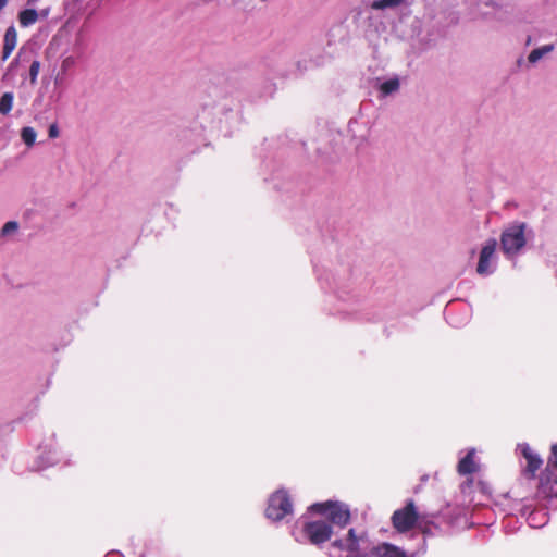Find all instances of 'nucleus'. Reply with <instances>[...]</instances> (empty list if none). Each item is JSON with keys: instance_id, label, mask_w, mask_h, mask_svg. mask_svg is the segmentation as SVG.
Returning <instances> with one entry per match:
<instances>
[{"instance_id": "obj_2", "label": "nucleus", "mask_w": 557, "mask_h": 557, "mask_svg": "<svg viewBox=\"0 0 557 557\" xmlns=\"http://www.w3.org/2000/svg\"><path fill=\"white\" fill-rule=\"evenodd\" d=\"M308 510L311 513L326 516L333 524L342 529L350 522L349 507L341 502L327 500L324 503H314Z\"/></svg>"}, {"instance_id": "obj_3", "label": "nucleus", "mask_w": 557, "mask_h": 557, "mask_svg": "<svg viewBox=\"0 0 557 557\" xmlns=\"http://www.w3.org/2000/svg\"><path fill=\"white\" fill-rule=\"evenodd\" d=\"M293 515V503L285 490H277L268 502L265 516L272 521H281L287 516Z\"/></svg>"}, {"instance_id": "obj_7", "label": "nucleus", "mask_w": 557, "mask_h": 557, "mask_svg": "<svg viewBox=\"0 0 557 557\" xmlns=\"http://www.w3.org/2000/svg\"><path fill=\"white\" fill-rule=\"evenodd\" d=\"M497 247V240L495 238H488L485 244L483 245L479 262L476 265V272L478 274L482 276L491 275L495 271V251Z\"/></svg>"}, {"instance_id": "obj_11", "label": "nucleus", "mask_w": 557, "mask_h": 557, "mask_svg": "<svg viewBox=\"0 0 557 557\" xmlns=\"http://www.w3.org/2000/svg\"><path fill=\"white\" fill-rule=\"evenodd\" d=\"M436 517L435 513H419L416 525L424 535H434L433 529L441 531L440 525L435 522Z\"/></svg>"}, {"instance_id": "obj_33", "label": "nucleus", "mask_w": 557, "mask_h": 557, "mask_svg": "<svg viewBox=\"0 0 557 557\" xmlns=\"http://www.w3.org/2000/svg\"><path fill=\"white\" fill-rule=\"evenodd\" d=\"M530 42H531V37L529 36L527 39V45H529Z\"/></svg>"}, {"instance_id": "obj_31", "label": "nucleus", "mask_w": 557, "mask_h": 557, "mask_svg": "<svg viewBox=\"0 0 557 557\" xmlns=\"http://www.w3.org/2000/svg\"><path fill=\"white\" fill-rule=\"evenodd\" d=\"M39 0H27V5H35Z\"/></svg>"}, {"instance_id": "obj_17", "label": "nucleus", "mask_w": 557, "mask_h": 557, "mask_svg": "<svg viewBox=\"0 0 557 557\" xmlns=\"http://www.w3.org/2000/svg\"><path fill=\"white\" fill-rule=\"evenodd\" d=\"M400 87L399 79L397 77H393L389 79L384 81L380 85V92L383 97L389 96L393 92H396Z\"/></svg>"}, {"instance_id": "obj_27", "label": "nucleus", "mask_w": 557, "mask_h": 557, "mask_svg": "<svg viewBox=\"0 0 557 557\" xmlns=\"http://www.w3.org/2000/svg\"><path fill=\"white\" fill-rule=\"evenodd\" d=\"M20 55H21V53H18V54H17V57H16V58H14V59H13V61L10 63L9 69H8L9 71L13 70V69H14V66H16V64H17V62H18V58H20Z\"/></svg>"}, {"instance_id": "obj_13", "label": "nucleus", "mask_w": 557, "mask_h": 557, "mask_svg": "<svg viewBox=\"0 0 557 557\" xmlns=\"http://www.w3.org/2000/svg\"><path fill=\"white\" fill-rule=\"evenodd\" d=\"M17 42V32L13 25L9 26L4 33L2 61H5L12 51L15 49Z\"/></svg>"}, {"instance_id": "obj_25", "label": "nucleus", "mask_w": 557, "mask_h": 557, "mask_svg": "<svg viewBox=\"0 0 557 557\" xmlns=\"http://www.w3.org/2000/svg\"><path fill=\"white\" fill-rule=\"evenodd\" d=\"M59 135H60V131H59L58 124L57 123H52L49 126V129H48L49 138L54 139V138L59 137Z\"/></svg>"}, {"instance_id": "obj_15", "label": "nucleus", "mask_w": 557, "mask_h": 557, "mask_svg": "<svg viewBox=\"0 0 557 557\" xmlns=\"http://www.w3.org/2000/svg\"><path fill=\"white\" fill-rule=\"evenodd\" d=\"M555 49L554 44L544 45L533 49L528 55V63L531 65L536 64L543 57L553 52Z\"/></svg>"}, {"instance_id": "obj_28", "label": "nucleus", "mask_w": 557, "mask_h": 557, "mask_svg": "<svg viewBox=\"0 0 557 557\" xmlns=\"http://www.w3.org/2000/svg\"><path fill=\"white\" fill-rule=\"evenodd\" d=\"M486 4L493 8H502V5L496 2V0H490Z\"/></svg>"}, {"instance_id": "obj_4", "label": "nucleus", "mask_w": 557, "mask_h": 557, "mask_svg": "<svg viewBox=\"0 0 557 557\" xmlns=\"http://www.w3.org/2000/svg\"><path fill=\"white\" fill-rule=\"evenodd\" d=\"M418 519L419 512L417 511L414 502L409 499L405 507L394 511L392 524L398 532L405 533L416 525Z\"/></svg>"}, {"instance_id": "obj_12", "label": "nucleus", "mask_w": 557, "mask_h": 557, "mask_svg": "<svg viewBox=\"0 0 557 557\" xmlns=\"http://www.w3.org/2000/svg\"><path fill=\"white\" fill-rule=\"evenodd\" d=\"M372 555L375 557H407L405 550L389 543H382L373 547Z\"/></svg>"}, {"instance_id": "obj_19", "label": "nucleus", "mask_w": 557, "mask_h": 557, "mask_svg": "<svg viewBox=\"0 0 557 557\" xmlns=\"http://www.w3.org/2000/svg\"><path fill=\"white\" fill-rule=\"evenodd\" d=\"M405 0H374L371 4L373 10L396 9L401 5Z\"/></svg>"}, {"instance_id": "obj_30", "label": "nucleus", "mask_w": 557, "mask_h": 557, "mask_svg": "<svg viewBox=\"0 0 557 557\" xmlns=\"http://www.w3.org/2000/svg\"><path fill=\"white\" fill-rule=\"evenodd\" d=\"M273 92H274V85L271 84V85H269V92L268 94H269V96H272Z\"/></svg>"}, {"instance_id": "obj_26", "label": "nucleus", "mask_w": 557, "mask_h": 557, "mask_svg": "<svg viewBox=\"0 0 557 557\" xmlns=\"http://www.w3.org/2000/svg\"><path fill=\"white\" fill-rule=\"evenodd\" d=\"M517 66L518 67H525L527 70L530 69L531 64L528 63V61L525 62L524 59L522 57H520L518 60H517Z\"/></svg>"}, {"instance_id": "obj_23", "label": "nucleus", "mask_w": 557, "mask_h": 557, "mask_svg": "<svg viewBox=\"0 0 557 557\" xmlns=\"http://www.w3.org/2000/svg\"><path fill=\"white\" fill-rule=\"evenodd\" d=\"M554 468L557 470V443L552 446V456L548 458L547 467L545 470Z\"/></svg>"}, {"instance_id": "obj_18", "label": "nucleus", "mask_w": 557, "mask_h": 557, "mask_svg": "<svg viewBox=\"0 0 557 557\" xmlns=\"http://www.w3.org/2000/svg\"><path fill=\"white\" fill-rule=\"evenodd\" d=\"M14 95L12 91H7L0 97V114L8 115L13 107Z\"/></svg>"}, {"instance_id": "obj_21", "label": "nucleus", "mask_w": 557, "mask_h": 557, "mask_svg": "<svg viewBox=\"0 0 557 557\" xmlns=\"http://www.w3.org/2000/svg\"><path fill=\"white\" fill-rule=\"evenodd\" d=\"M40 70V62L38 60H34L29 66V81L32 85L37 83V77Z\"/></svg>"}, {"instance_id": "obj_29", "label": "nucleus", "mask_w": 557, "mask_h": 557, "mask_svg": "<svg viewBox=\"0 0 557 557\" xmlns=\"http://www.w3.org/2000/svg\"><path fill=\"white\" fill-rule=\"evenodd\" d=\"M276 74L280 76H287L289 73L281 70H275Z\"/></svg>"}, {"instance_id": "obj_1", "label": "nucleus", "mask_w": 557, "mask_h": 557, "mask_svg": "<svg viewBox=\"0 0 557 557\" xmlns=\"http://www.w3.org/2000/svg\"><path fill=\"white\" fill-rule=\"evenodd\" d=\"M533 236V230L525 222L513 221L500 234V250L508 259H512L522 252L528 239Z\"/></svg>"}, {"instance_id": "obj_14", "label": "nucleus", "mask_w": 557, "mask_h": 557, "mask_svg": "<svg viewBox=\"0 0 557 557\" xmlns=\"http://www.w3.org/2000/svg\"><path fill=\"white\" fill-rule=\"evenodd\" d=\"M475 454V449H470L467 455L458 462V473L461 475L472 474L476 471V466L474 463L473 457Z\"/></svg>"}, {"instance_id": "obj_32", "label": "nucleus", "mask_w": 557, "mask_h": 557, "mask_svg": "<svg viewBox=\"0 0 557 557\" xmlns=\"http://www.w3.org/2000/svg\"><path fill=\"white\" fill-rule=\"evenodd\" d=\"M48 13H49V11H48V10L42 11V16H47V15H48Z\"/></svg>"}, {"instance_id": "obj_9", "label": "nucleus", "mask_w": 557, "mask_h": 557, "mask_svg": "<svg viewBox=\"0 0 557 557\" xmlns=\"http://www.w3.org/2000/svg\"><path fill=\"white\" fill-rule=\"evenodd\" d=\"M331 546L338 550L348 552V557H366L360 553L359 539L356 535L355 529L348 530L346 539L334 540Z\"/></svg>"}, {"instance_id": "obj_22", "label": "nucleus", "mask_w": 557, "mask_h": 557, "mask_svg": "<svg viewBox=\"0 0 557 557\" xmlns=\"http://www.w3.org/2000/svg\"><path fill=\"white\" fill-rule=\"evenodd\" d=\"M18 228V223L16 221L7 222L1 228V235L7 236Z\"/></svg>"}, {"instance_id": "obj_6", "label": "nucleus", "mask_w": 557, "mask_h": 557, "mask_svg": "<svg viewBox=\"0 0 557 557\" xmlns=\"http://www.w3.org/2000/svg\"><path fill=\"white\" fill-rule=\"evenodd\" d=\"M302 531L310 543L317 546L327 542L333 534L332 525L324 520L306 522Z\"/></svg>"}, {"instance_id": "obj_20", "label": "nucleus", "mask_w": 557, "mask_h": 557, "mask_svg": "<svg viewBox=\"0 0 557 557\" xmlns=\"http://www.w3.org/2000/svg\"><path fill=\"white\" fill-rule=\"evenodd\" d=\"M21 138L26 146L32 147L36 141L37 133L33 127L25 126L21 129Z\"/></svg>"}, {"instance_id": "obj_10", "label": "nucleus", "mask_w": 557, "mask_h": 557, "mask_svg": "<svg viewBox=\"0 0 557 557\" xmlns=\"http://www.w3.org/2000/svg\"><path fill=\"white\" fill-rule=\"evenodd\" d=\"M518 448L520 449L522 456L527 460V467L523 470L524 474L528 475L530 479L535 478L536 471L542 467L543 460L534 453L531 447L528 444H519Z\"/></svg>"}, {"instance_id": "obj_16", "label": "nucleus", "mask_w": 557, "mask_h": 557, "mask_svg": "<svg viewBox=\"0 0 557 557\" xmlns=\"http://www.w3.org/2000/svg\"><path fill=\"white\" fill-rule=\"evenodd\" d=\"M38 20V12L35 9H24L18 13V22L22 27H28Z\"/></svg>"}, {"instance_id": "obj_8", "label": "nucleus", "mask_w": 557, "mask_h": 557, "mask_svg": "<svg viewBox=\"0 0 557 557\" xmlns=\"http://www.w3.org/2000/svg\"><path fill=\"white\" fill-rule=\"evenodd\" d=\"M330 60V55L322 51L320 47H310L304 53L302 59L296 62V70L299 74L305 71L324 65Z\"/></svg>"}, {"instance_id": "obj_5", "label": "nucleus", "mask_w": 557, "mask_h": 557, "mask_svg": "<svg viewBox=\"0 0 557 557\" xmlns=\"http://www.w3.org/2000/svg\"><path fill=\"white\" fill-rule=\"evenodd\" d=\"M537 497L546 500V506L557 509V475L545 470L540 479Z\"/></svg>"}, {"instance_id": "obj_24", "label": "nucleus", "mask_w": 557, "mask_h": 557, "mask_svg": "<svg viewBox=\"0 0 557 557\" xmlns=\"http://www.w3.org/2000/svg\"><path fill=\"white\" fill-rule=\"evenodd\" d=\"M208 91L213 102L224 97L223 90L218 88L216 86H209Z\"/></svg>"}]
</instances>
